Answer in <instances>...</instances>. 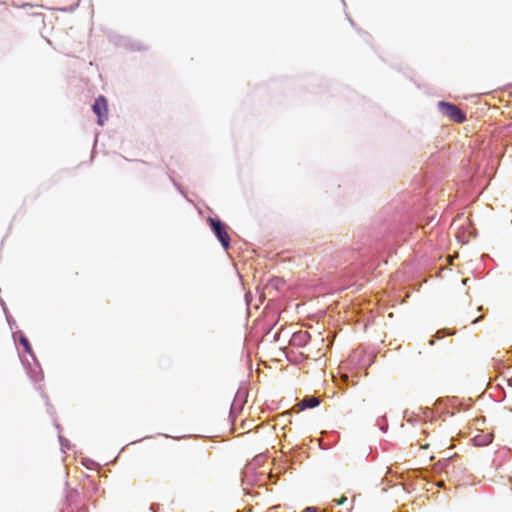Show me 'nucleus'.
I'll return each mask as SVG.
<instances>
[{"label": "nucleus", "mask_w": 512, "mask_h": 512, "mask_svg": "<svg viewBox=\"0 0 512 512\" xmlns=\"http://www.w3.org/2000/svg\"><path fill=\"white\" fill-rule=\"evenodd\" d=\"M438 107L444 115L457 123H462L466 119L465 114L457 106L451 103L441 101L438 103Z\"/></svg>", "instance_id": "f257e3e1"}, {"label": "nucleus", "mask_w": 512, "mask_h": 512, "mask_svg": "<svg viewBox=\"0 0 512 512\" xmlns=\"http://www.w3.org/2000/svg\"><path fill=\"white\" fill-rule=\"evenodd\" d=\"M209 223L212 231L221 242L225 249H228L230 244V237L226 231L225 225L218 219L209 218Z\"/></svg>", "instance_id": "f03ea898"}, {"label": "nucleus", "mask_w": 512, "mask_h": 512, "mask_svg": "<svg viewBox=\"0 0 512 512\" xmlns=\"http://www.w3.org/2000/svg\"><path fill=\"white\" fill-rule=\"evenodd\" d=\"M310 340V334L308 331H297L294 332L291 339H290V345L293 347H304L308 344Z\"/></svg>", "instance_id": "7ed1b4c3"}, {"label": "nucleus", "mask_w": 512, "mask_h": 512, "mask_svg": "<svg viewBox=\"0 0 512 512\" xmlns=\"http://www.w3.org/2000/svg\"><path fill=\"white\" fill-rule=\"evenodd\" d=\"M93 111L98 116V124L103 125L104 119H103V112L107 111V103L103 96H100L98 99H96L95 103L93 104Z\"/></svg>", "instance_id": "20e7f679"}, {"label": "nucleus", "mask_w": 512, "mask_h": 512, "mask_svg": "<svg viewBox=\"0 0 512 512\" xmlns=\"http://www.w3.org/2000/svg\"><path fill=\"white\" fill-rule=\"evenodd\" d=\"M320 401L316 397H306L302 400V405L304 408H314L319 405Z\"/></svg>", "instance_id": "39448f33"}, {"label": "nucleus", "mask_w": 512, "mask_h": 512, "mask_svg": "<svg viewBox=\"0 0 512 512\" xmlns=\"http://www.w3.org/2000/svg\"><path fill=\"white\" fill-rule=\"evenodd\" d=\"M20 342L23 345L25 351L30 353L31 352V346H30V343H29L28 339L26 337H24V336H21Z\"/></svg>", "instance_id": "423d86ee"}, {"label": "nucleus", "mask_w": 512, "mask_h": 512, "mask_svg": "<svg viewBox=\"0 0 512 512\" xmlns=\"http://www.w3.org/2000/svg\"><path fill=\"white\" fill-rule=\"evenodd\" d=\"M304 512H319L315 507H307Z\"/></svg>", "instance_id": "0eeeda50"}, {"label": "nucleus", "mask_w": 512, "mask_h": 512, "mask_svg": "<svg viewBox=\"0 0 512 512\" xmlns=\"http://www.w3.org/2000/svg\"><path fill=\"white\" fill-rule=\"evenodd\" d=\"M344 501H346V497H342L341 499H339V500L337 501V504H338V505H340V504H342Z\"/></svg>", "instance_id": "6e6552de"}, {"label": "nucleus", "mask_w": 512, "mask_h": 512, "mask_svg": "<svg viewBox=\"0 0 512 512\" xmlns=\"http://www.w3.org/2000/svg\"><path fill=\"white\" fill-rule=\"evenodd\" d=\"M509 386H512V377L508 380Z\"/></svg>", "instance_id": "1a4fd4ad"}, {"label": "nucleus", "mask_w": 512, "mask_h": 512, "mask_svg": "<svg viewBox=\"0 0 512 512\" xmlns=\"http://www.w3.org/2000/svg\"><path fill=\"white\" fill-rule=\"evenodd\" d=\"M429 343H430V345H433V344H434V340H433V339H431V340L429 341Z\"/></svg>", "instance_id": "9d476101"}]
</instances>
